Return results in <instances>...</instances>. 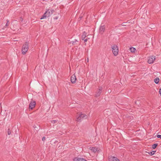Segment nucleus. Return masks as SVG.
<instances>
[{"mask_svg": "<svg viewBox=\"0 0 161 161\" xmlns=\"http://www.w3.org/2000/svg\"><path fill=\"white\" fill-rule=\"evenodd\" d=\"M156 152V151H152L150 152H148V153L149 155H153Z\"/></svg>", "mask_w": 161, "mask_h": 161, "instance_id": "obj_17", "label": "nucleus"}, {"mask_svg": "<svg viewBox=\"0 0 161 161\" xmlns=\"http://www.w3.org/2000/svg\"><path fill=\"white\" fill-rule=\"evenodd\" d=\"M88 118V116L85 114H82L79 115V117L77 118L76 120L77 121H80L81 119H86Z\"/></svg>", "mask_w": 161, "mask_h": 161, "instance_id": "obj_2", "label": "nucleus"}, {"mask_svg": "<svg viewBox=\"0 0 161 161\" xmlns=\"http://www.w3.org/2000/svg\"><path fill=\"white\" fill-rule=\"evenodd\" d=\"M57 122V121L56 120H53L51 121V122L53 124H55Z\"/></svg>", "mask_w": 161, "mask_h": 161, "instance_id": "obj_22", "label": "nucleus"}, {"mask_svg": "<svg viewBox=\"0 0 161 161\" xmlns=\"http://www.w3.org/2000/svg\"><path fill=\"white\" fill-rule=\"evenodd\" d=\"M155 59V56H152L149 58L148 60V63L149 64L153 63Z\"/></svg>", "mask_w": 161, "mask_h": 161, "instance_id": "obj_7", "label": "nucleus"}, {"mask_svg": "<svg viewBox=\"0 0 161 161\" xmlns=\"http://www.w3.org/2000/svg\"><path fill=\"white\" fill-rule=\"evenodd\" d=\"M46 139V138L45 137H43L42 138V141H44Z\"/></svg>", "mask_w": 161, "mask_h": 161, "instance_id": "obj_25", "label": "nucleus"}, {"mask_svg": "<svg viewBox=\"0 0 161 161\" xmlns=\"http://www.w3.org/2000/svg\"><path fill=\"white\" fill-rule=\"evenodd\" d=\"M78 42V41L77 40L75 39L74 40V41H71V42H70V44L71 43L73 45H75L76 42Z\"/></svg>", "mask_w": 161, "mask_h": 161, "instance_id": "obj_18", "label": "nucleus"}, {"mask_svg": "<svg viewBox=\"0 0 161 161\" xmlns=\"http://www.w3.org/2000/svg\"><path fill=\"white\" fill-rule=\"evenodd\" d=\"M158 144L157 143H155L154 144H153L152 146V147L153 149H155L158 146Z\"/></svg>", "mask_w": 161, "mask_h": 161, "instance_id": "obj_16", "label": "nucleus"}, {"mask_svg": "<svg viewBox=\"0 0 161 161\" xmlns=\"http://www.w3.org/2000/svg\"><path fill=\"white\" fill-rule=\"evenodd\" d=\"M159 94H160V95L161 96V88H160L159 89Z\"/></svg>", "mask_w": 161, "mask_h": 161, "instance_id": "obj_26", "label": "nucleus"}, {"mask_svg": "<svg viewBox=\"0 0 161 161\" xmlns=\"http://www.w3.org/2000/svg\"><path fill=\"white\" fill-rule=\"evenodd\" d=\"M157 137L158 138H160V139H161V135H157Z\"/></svg>", "mask_w": 161, "mask_h": 161, "instance_id": "obj_24", "label": "nucleus"}, {"mask_svg": "<svg viewBox=\"0 0 161 161\" xmlns=\"http://www.w3.org/2000/svg\"><path fill=\"white\" fill-rule=\"evenodd\" d=\"M58 16H55L54 17H53V19H54L56 20L58 19Z\"/></svg>", "mask_w": 161, "mask_h": 161, "instance_id": "obj_23", "label": "nucleus"}, {"mask_svg": "<svg viewBox=\"0 0 161 161\" xmlns=\"http://www.w3.org/2000/svg\"><path fill=\"white\" fill-rule=\"evenodd\" d=\"M86 33L85 31H84L83 32V34L81 36V39L82 40H84V39L85 38V37H86Z\"/></svg>", "mask_w": 161, "mask_h": 161, "instance_id": "obj_13", "label": "nucleus"}, {"mask_svg": "<svg viewBox=\"0 0 161 161\" xmlns=\"http://www.w3.org/2000/svg\"><path fill=\"white\" fill-rule=\"evenodd\" d=\"M47 13L45 12L44 14L40 18V19H43L44 18H46L47 16L46 14H47Z\"/></svg>", "mask_w": 161, "mask_h": 161, "instance_id": "obj_14", "label": "nucleus"}, {"mask_svg": "<svg viewBox=\"0 0 161 161\" xmlns=\"http://www.w3.org/2000/svg\"><path fill=\"white\" fill-rule=\"evenodd\" d=\"M108 92H110V93L111 92V90H109V89H108Z\"/></svg>", "mask_w": 161, "mask_h": 161, "instance_id": "obj_28", "label": "nucleus"}, {"mask_svg": "<svg viewBox=\"0 0 161 161\" xmlns=\"http://www.w3.org/2000/svg\"><path fill=\"white\" fill-rule=\"evenodd\" d=\"M54 12V11L53 9H48L45 12L47 13V14H46L47 16V17H49L52 15Z\"/></svg>", "mask_w": 161, "mask_h": 161, "instance_id": "obj_6", "label": "nucleus"}, {"mask_svg": "<svg viewBox=\"0 0 161 161\" xmlns=\"http://www.w3.org/2000/svg\"><path fill=\"white\" fill-rule=\"evenodd\" d=\"M7 23L5 25V27L6 26L7 27L8 26L9 24V20L8 19L7 20Z\"/></svg>", "mask_w": 161, "mask_h": 161, "instance_id": "obj_20", "label": "nucleus"}, {"mask_svg": "<svg viewBox=\"0 0 161 161\" xmlns=\"http://www.w3.org/2000/svg\"><path fill=\"white\" fill-rule=\"evenodd\" d=\"M130 50L131 52H133L136 50V49L135 48L132 47L130 48Z\"/></svg>", "mask_w": 161, "mask_h": 161, "instance_id": "obj_19", "label": "nucleus"}, {"mask_svg": "<svg viewBox=\"0 0 161 161\" xmlns=\"http://www.w3.org/2000/svg\"><path fill=\"white\" fill-rule=\"evenodd\" d=\"M84 41V42H86L87 41V39H84V40H83Z\"/></svg>", "mask_w": 161, "mask_h": 161, "instance_id": "obj_27", "label": "nucleus"}, {"mask_svg": "<svg viewBox=\"0 0 161 161\" xmlns=\"http://www.w3.org/2000/svg\"><path fill=\"white\" fill-rule=\"evenodd\" d=\"M109 161H119L117 158L112 156L109 157Z\"/></svg>", "mask_w": 161, "mask_h": 161, "instance_id": "obj_8", "label": "nucleus"}, {"mask_svg": "<svg viewBox=\"0 0 161 161\" xmlns=\"http://www.w3.org/2000/svg\"><path fill=\"white\" fill-rule=\"evenodd\" d=\"M112 51L114 56H116L118 54L119 52L118 47L116 45H114L112 46Z\"/></svg>", "mask_w": 161, "mask_h": 161, "instance_id": "obj_3", "label": "nucleus"}, {"mask_svg": "<svg viewBox=\"0 0 161 161\" xmlns=\"http://www.w3.org/2000/svg\"><path fill=\"white\" fill-rule=\"evenodd\" d=\"M90 149L94 153L96 152L98 150L97 148L94 147H90Z\"/></svg>", "mask_w": 161, "mask_h": 161, "instance_id": "obj_12", "label": "nucleus"}, {"mask_svg": "<svg viewBox=\"0 0 161 161\" xmlns=\"http://www.w3.org/2000/svg\"><path fill=\"white\" fill-rule=\"evenodd\" d=\"M89 62V58H87V62Z\"/></svg>", "mask_w": 161, "mask_h": 161, "instance_id": "obj_29", "label": "nucleus"}, {"mask_svg": "<svg viewBox=\"0 0 161 161\" xmlns=\"http://www.w3.org/2000/svg\"><path fill=\"white\" fill-rule=\"evenodd\" d=\"M159 81V78H157L154 80V81L156 84H158Z\"/></svg>", "mask_w": 161, "mask_h": 161, "instance_id": "obj_15", "label": "nucleus"}, {"mask_svg": "<svg viewBox=\"0 0 161 161\" xmlns=\"http://www.w3.org/2000/svg\"><path fill=\"white\" fill-rule=\"evenodd\" d=\"M76 80V77L75 75H72L71 77L70 80H71V82L72 83H75V82Z\"/></svg>", "mask_w": 161, "mask_h": 161, "instance_id": "obj_10", "label": "nucleus"}, {"mask_svg": "<svg viewBox=\"0 0 161 161\" xmlns=\"http://www.w3.org/2000/svg\"><path fill=\"white\" fill-rule=\"evenodd\" d=\"M28 43L26 42L25 44L23 45L22 49V52L23 54H25L28 51L29 49Z\"/></svg>", "mask_w": 161, "mask_h": 161, "instance_id": "obj_1", "label": "nucleus"}, {"mask_svg": "<svg viewBox=\"0 0 161 161\" xmlns=\"http://www.w3.org/2000/svg\"><path fill=\"white\" fill-rule=\"evenodd\" d=\"M73 161H87L86 160L82 158L78 157L75 158L73 159Z\"/></svg>", "mask_w": 161, "mask_h": 161, "instance_id": "obj_11", "label": "nucleus"}, {"mask_svg": "<svg viewBox=\"0 0 161 161\" xmlns=\"http://www.w3.org/2000/svg\"><path fill=\"white\" fill-rule=\"evenodd\" d=\"M103 91V88L102 86H99L96 92L95 96L96 97H98L100 96Z\"/></svg>", "mask_w": 161, "mask_h": 161, "instance_id": "obj_4", "label": "nucleus"}, {"mask_svg": "<svg viewBox=\"0 0 161 161\" xmlns=\"http://www.w3.org/2000/svg\"><path fill=\"white\" fill-rule=\"evenodd\" d=\"M7 133L8 135H10L11 133V130L10 129H8L7 131Z\"/></svg>", "mask_w": 161, "mask_h": 161, "instance_id": "obj_21", "label": "nucleus"}, {"mask_svg": "<svg viewBox=\"0 0 161 161\" xmlns=\"http://www.w3.org/2000/svg\"><path fill=\"white\" fill-rule=\"evenodd\" d=\"M36 104V102L32 99L29 105V108L32 109L35 107Z\"/></svg>", "mask_w": 161, "mask_h": 161, "instance_id": "obj_5", "label": "nucleus"}, {"mask_svg": "<svg viewBox=\"0 0 161 161\" xmlns=\"http://www.w3.org/2000/svg\"><path fill=\"white\" fill-rule=\"evenodd\" d=\"M105 31V27L104 25H101L99 28V32L101 34H103Z\"/></svg>", "mask_w": 161, "mask_h": 161, "instance_id": "obj_9", "label": "nucleus"}]
</instances>
